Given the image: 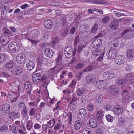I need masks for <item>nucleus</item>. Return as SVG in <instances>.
<instances>
[{"label": "nucleus", "mask_w": 134, "mask_h": 134, "mask_svg": "<svg viewBox=\"0 0 134 134\" xmlns=\"http://www.w3.org/2000/svg\"><path fill=\"white\" fill-rule=\"evenodd\" d=\"M95 59L96 60H94L93 63H91V66L86 68L83 71L84 72L90 71L91 70L92 68L96 69L98 67H100V62L102 61L103 59Z\"/></svg>", "instance_id": "obj_1"}, {"label": "nucleus", "mask_w": 134, "mask_h": 134, "mask_svg": "<svg viewBox=\"0 0 134 134\" xmlns=\"http://www.w3.org/2000/svg\"><path fill=\"white\" fill-rule=\"evenodd\" d=\"M65 56L67 58H70L73 56L72 58L75 55L76 52V50H74L70 46H68L64 50Z\"/></svg>", "instance_id": "obj_2"}, {"label": "nucleus", "mask_w": 134, "mask_h": 134, "mask_svg": "<svg viewBox=\"0 0 134 134\" xmlns=\"http://www.w3.org/2000/svg\"><path fill=\"white\" fill-rule=\"evenodd\" d=\"M8 48L10 51L13 53L18 51L20 49L19 44L15 42L10 43L8 45Z\"/></svg>", "instance_id": "obj_3"}, {"label": "nucleus", "mask_w": 134, "mask_h": 134, "mask_svg": "<svg viewBox=\"0 0 134 134\" xmlns=\"http://www.w3.org/2000/svg\"><path fill=\"white\" fill-rule=\"evenodd\" d=\"M87 114L86 109L84 108H82L79 110L77 115V117L79 119H82L86 116Z\"/></svg>", "instance_id": "obj_4"}, {"label": "nucleus", "mask_w": 134, "mask_h": 134, "mask_svg": "<svg viewBox=\"0 0 134 134\" xmlns=\"http://www.w3.org/2000/svg\"><path fill=\"white\" fill-rule=\"evenodd\" d=\"M102 41L100 39H95L92 42V47L93 48H98L102 44Z\"/></svg>", "instance_id": "obj_5"}, {"label": "nucleus", "mask_w": 134, "mask_h": 134, "mask_svg": "<svg viewBox=\"0 0 134 134\" xmlns=\"http://www.w3.org/2000/svg\"><path fill=\"white\" fill-rule=\"evenodd\" d=\"M0 41L2 45H5L9 42L10 38L8 36L4 35L1 37Z\"/></svg>", "instance_id": "obj_6"}, {"label": "nucleus", "mask_w": 134, "mask_h": 134, "mask_svg": "<svg viewBox=\"0 0 134 134\" xmlns=\"http://www.w3.org/2000/svg\"><path fill=\"white\" fill-rule=\"evenodd\" d=\"M24 87L26 93L30 96L31 93V92L32 90L31 85L29 82H26L24 84Z\"/></svg>", "instance_id": "obj_7"}, {"label": "nucleus", "mask_w": 134, "mask_h": 134, "mask_svg": "<svg viewBox=\"0 0 134 134\" xmlns=\"http://www.w3.org/2000/svg\"><path fill=\"white\" fill-rule=\"evenodd\" d=\"M113 111L115 114L119 115L123 113V109L122 107L119 105L115 106L114 108Z\"/></svg>", "instance_id": "obj_8"}, {"label": "nucleus", "mask_w": 134, "mask_h": 134, "mask_svg": "<svg viewBox=\"0 0 134 134\" xmlns=\"http://www.w3.org/2000/svg\"><path fill=\"white\" fill-rule=\"evenodd\" d=\"M89 125L92 128H96L97 126V122L96 120L93 118L89 119Z\"/></svg>", "instance_id": "obj_9"}, {"label": "nucleus", "mask_w": 134, "mask_h": 134, "mask_svg": "<svg viewBox=\"0 0 134 134\" xmlns=\"http://www.w3.org/2000/svg\"><path fill=\"white\" fill-rule=\"evenodd\" d=\"M23 71V69L20 66H17L12 70V72L14 74L20 75L22 74Z\"/></svg>", "instance_id": "obj_10"}, {"label": "nucleus", "mask_w": 134, "mask_h": 134, "mask_svg": "<svg viewBox=\"0 0 134 134\" xmlns=\"http://www.w3.org/2000/svg\"><path fill=\"white\" fill-rule=\"evenodd\" d=\"M89 61L88 59H85L82 63H79L75 65V68L76 69H80L81 68L84 67V66L87 64L89 63Z\"/></svg>", "instance_id": "obj_11"}, {"label": "nucleus", "mask_w": 134, "mask_h": 134, "mask_svg": "<svg viewBox=\"0 0 134 134\" xmlns=\"http://www.w3.org/2000/svg\"><path fill=\"white\" fill-rule=\"evenodd\" d=\"M20 114L18 110H16L15 111L10 113L9 115L12 119H16L20 117Z\"/></svg>", "instance_id": "obj_12"}, {"label": "nucleus", "mask_w": 134, "mask_h": 134, "mask_svg": "<svg viewBox=\"0 0 134 134\" xmlns=\"http://www.w3.org/2000/svg\"><path fill=\"white\" fill-rule=\"evenodd\" d=\"M109 93L111 95H114L117 94L119 93V91L117 88L111 86L109 88Z\"/></svg>", "instance_id": "obj_13"}, {"label": "nucleus", "mask_w": 134, "mask_h": 134, "mask_svg": "<svg viewBox=\"0 0 134 134\" xmlns=\"http://www.w3.org/2000/svg\"><path fill=\"white\" fill-rule=\"evenodd\" d=\"M52 22L50 19H47L44 21V26L46 29H51L52 27Z\"/></svg>", "instance_id": "obj_14"}, {"label": "nucleus", "mask_w": 134, "mask_h": 134, "mask_svg": "<svg viewBox=\"0 0 134 134\" xmlns=\"http://www.w3.org/2000/svg\"><path fill=\"white\" fill-rule=\"evenodd\" d=\"M2 111L4 113H9L10 111V106L8 104H4L2 106Z\"/></svg>", "instance_id": "obj_15"}, {"label": "nucleus", "mask_w": 134, "mask_h": 134, "mask_svg": "<svg viewBox=\"0 0 134 134\" xmlns=\"http://www.w3.org/2000/svg\"><path fill=\"white\" fill-rule=\"evenodd\" d=\"M114 76V74L112 73L104 72L103 75V79L106 80L112 79Z\"/></svg>", "instance_id": "obj_16"}, {"label": "nucleus", "mask_w": 134, "mask_h": 134, "mask_svg": "<svg viewBox=\"0 0 134 134\" xmlns=\"http://www.w3.org/2000/svg\"><path fill=\"white\" fill-rule=\"evenodd\" d=\"M106 55L108 59H113L116 55V51L114 50L108 51L106 53Z\"/></svg>", "instance_id": "obj_17"}, {"label": "nucleus", "mask_w": 134, "mask_h": 134, "mask_svg": "<svg viewBox=\"0 0 134 134\" xmlns=\"http://www.w3.org/2000/svg\"><path fill=\"white\" fill-rule=\"evenodd\" d=\"M61 60L62 59H57L56 60L55 67H56V71H58L57 73L61 71V66L62 65Z\"/></svg>", "instance_id": "obj_18"}, {"label": "nucleus", "mask_w": 134, "mask_h": 134, "mask_svg": "<svg viewBox=\"0 0 134 134\" xmlns=\"http://www.w3.org/2000/svg\"><path fill=\"white\" fill-rule=\"evenodd\" d=\"M44 54L46 56L48 57H51L53 55L54 52L50 48H47L45 49Z\"/></svg>", "instance_id": "obj_19"}, {"label": "nucleus", "mask_w": 134, "mask_h": 134, "mask_svg": "<svg viewBox=\"0 0 134 134\" xmlns=\"http://www.w3.org/2000/svg\"><path fill=\"white\" fill-rule=\"evenodd\" d=\"M95 76L94 75L89 74L86 78V82L88 83H92L95 82Z\"/></svg>", "instance_id": "obj_20"}, {"label": "nucleus", "mask_w": 134, "mask_h": 134, "mask_svg": "<svg viewBox=\"0 0 134 134\" xmlns=\"http://www.w3.org/2000/svg\"><path fill=\"white\" fill-rule=\"evenodd\" d=\"M63 115V117L64 118H66V116H68V122L70 124H71L72 121V113L71 112H69L68 114L66 112H64Z\"/></svg>", "instance_id": "obj_21"}, {"label": "nucleus", "mask_w": 134, "mask_h": 134, "mask_svg": "<svg viewBox=\"0 0 134 134\" xmlns=\"http://www.w3.org/2000/svg\"><path fill=\"white\" fill-rule=\"evenodd\" d=\"M39 32V31L38 29L33 30L30 33V36L31 37H36L38 36Z\"/></svg>", "instance_id": "obj_22"}, {"label": "nucleus", "mask_w": 134, "mask_h": 134, "mask_svg": "<svg viewBox=\"0 0 134 134\" xmlns=\"http://www.w3.org/2000/svg\"><path fill=\"white\" fill-rule=\"evenodd\" d=\"M34 74L36 75V76L38 79L41 80V82H43L47 78L46 76L44 74L42 76L40 73H36Z\"/></svg>", "instance_id": "obj_23"}, {"label": "nucleus", "mask_w": 134, "mask_h": 134, "mask_svg": "<svg viewBox=\"0 0 134 134\" xmlns=\"http://www.w3.org/2000/svg\"><path fill=\"white\" fill-rule=\"evenodd\" d=\"M35 64L32 61H30L26 64V67L27 70L30 71L32 70L35 67Z\"/></svg>", "instance_id": "obj_24"}, {"label": "nucleus", "mask_w": 134, "mask_h": 134, "mask_svg": "<svg viewBox=\"0 0 134 134\" xmlns=\"http://www.w3.org/2000/svg\"><path fill=\"white\" fill-rule=\"evenodd\" d=\"M87 43L84 41L81 42L79 44L78 48V52L80 53L83 49L84 48L86 47Z\"/></svg>", "instance_id": "obj_25"}, {"label": "nucleus", "mask_w": 134, "mask_h": 134, "mask_svg": "<svg viewBox=\"0 0 134 134\" xmlns=\"http://www.w3.org/2000/svg\"><path fill=\"white\" fill-rule=\"evenodd\" d=\"M125 80L127 81H130L132 80L134 77V73H128L125 76Z\"/></svg>", "instance_id": "obj_26"}, {"label": "nucleus", "mask_w": 134, "mask_h": 134, "mask_svg": "<svg viewBox=\"0 0 134 134\" xmlns=\"http://www.w3.org/2000/svg\"><path fill=\"white\" fill-rule=\"evenodd\" d=\"M104 115L103 112L102 110H98L97 111L96 116L97 119L101 120L103 118Z\"/></svg>", "instance_id": "obj_27"}, {"label": "nucleus", "mask_w": 134, "mask_h": 134, "mask_svg": "<svg viewBox=\"0 0 134 134\" xmlns=\"http://www.w3.org/2000/svg\"><path fill=\"white\" fill-rule=\"evenodd\" d=\"M34 122L31 120H28L27 123L26 127L28 131H31L32 129L33 125Z\"/></svg>", "instance_id": "obj_28"}, {"label": "nucleus", "mask_w": 134, "mask_h": 134, "mask_svg": "<svg viewBox=\"0 0 134 134\" xmlns=\"http://www.w3.org/2000/svg\"><path fill=\"white\" fill-rule=\"evenodd\" d=\"M104 98V97H103L102 95L99 94H97L96 96L95 100L97 103H101L103 101Z\"/></svg>", "instance_id": "obj_29"}, {"label": "nucleus", "mask_w": 134, "mask_h": 134, "mask_svg": "<svg viewBox=\"0 0 134 134\" xmlns=\"http://www.w3.org/2000/svg\"><path fill=\"white\" fill-rule=\"evenodd\" d=\"M12 91L14 93H20L21 92L20 89L18 85H12Z\"/></svg>", "instance_id": "obj_30"}, {"label": "nucleus", "mask_w": 134, "mask_h": 134, "mask_svg": "<svg viewBox=\"0 0 134 134\" xmlns=\"http://www.w3.org/2000/svg\"><path fill=\"white\" fill-rule=\"evenodd\" d=\"M40 101L39 98H38L35 101L30 102L28 103V105L30 106L37 107L38 104Z\"/></svg>", "instance_id": "obj_31"}, {"label": "nucleus", "mask_w": 134, "mask_h": 134, "mask_svg": "<svg viewBox=\"0 0 134 134\" xmlns=\"http://www.w3.org/2000/svg\"><path fill=\"white\" fill-rule=\"evenodd\" d=\"M126 55L128 58H132L134 56V51L132 49H129L127 52Z\"/></svg>", "instance_id": "obj_32"}, {"label": "nucleus", "mask_w": 134, "mask_h": 134, "mask_svg": "<svg viewBox=\"0 0 134 134\" xmlns=\"http://www.w3.org/2000/svg\"><path fill=\"white\" fill-rule=\"evenodd\" d=\"M82 125V121L80 120H78L75 122L74 124L76 130H78L81 127Z\"/></svg>", "instance_id": "obj_33"}, {"label": "nucleus", "mask_w": 134, "mask_h": 134, "mask_svg": "<svg viewBox=\"0 0 134 134\" xmlns=\"http://www.w3.org/2000/svg\"><path fill=\"white\" fill-rule=\"evenodd\" d=\"M81 100L83 103H87L88 102L89 100V96L85 94L82 96Z\"/></svg>", "instance_id": "obj_34"}, {"label": "nucleus", "mask_w": 134, "mask_h": 134, "mask_svg": "<svg viewBox=\"0 0 134 134\" xmlns=\"http://www.w3.org/2000/svg\"><path fill=\"white\" fill-rule=\"evenodd\" d=\"M14 64L15 63L12 60H10L7 62L6 63L5 65L7 68L10 69L12 68L14 66Z\"/></svg>", "instance_id": "obj_35"}, {"label": "nucleus", "mask_w": 134, "mask_h": 134, "mask_svg": "<svg viewBox=\"0 0 134 134\" xmlns=\"http://www.w3.org/2000/svg\"><path fill=\"white\" fill-rule=\"evenodd\" d=\"M9 127L11 131L13 132L14 133H17L18 130L16 125L14 124L13 125H10L9 126Z\"/></svg>", "instance_id": "obj_36"}, {"label": "nucleus", "mask_w": 134, "mask_h": 134, "mask_svg": "<svg viewBox=\"0 0 134 134\" xmlns=\"http://www.w3.org/2000/svg\"><path fill=\"white\" fill-rule=\"evenodd\" d=\"M55 122V120L54 119L51 120L47 122L48 127L50 128H52L54 125Z\"/></svg>", "instance_id": "obj_37"}, {"label": "nucleus", "mask_w": 134, "mask_h": 134, "mask_svg": "<svg viewBox=\"0 0 134 134\" xmlns=\"http://www.w3.org/2000/svg\"><path fill=\"white\" fill-rule=\"evenodd\" d=\"M87 28L86 25H83L80 26V30L82 33L87 32Z\"/></svg>", "instance_id": "obj_38"}, {"label": "nucleus", "mask_w": 134, "mask_h": 134, "mask_svg": "<svg viewBox=\"0 0 134 134\" xmlns=\"http://www.w3.org/2000/svg\"><path fill=\"white\" fill-rule=\"evenodd\" d=\"M127 118L126 117H122L119 118V122L121 123V125L124 124L127 121Z\"/></svg>", "instance_id": "obj_39"}, {"label": "nucleus", "mask_w": 134, "mask_h": 134, "mask_svg": "<svg viewBox=\"0 0 134 134\" xmlns=\"http://www.w3.org/2000/svg\"><path fill=\"white\" fill-rule=\"evenodd\" d=\"M118 82L120 85L121 86V87H124L125 85V81L124 79H119L118 80Z\"/></svg>", "instance_id": "obj_40"}, {"label": "nucleus", "mask_w": 134, "mask_h": 134, "mask_svg": "<svg viewBox=\"0 0 134 134\" xmlns=\"http://www.w3.org/2000/svg\"><path fill=\"white\" fill-rule=\"evenodd\" d=\"M77 94L78 96H81L84 95L85 94V91L82 88H81L77 90Z\"/></svg>", "instance_id": "obj_41"}, {"label": "nucleus", "mask_w": 134, "mask_h": 134, "mask_svg": "<svg viewBox=\"0 0 134 134\" xmlns=\"http://www.w3.org/2000/svg\"><path fill=\"white\" fill-rule=\"evenodd\" d=\"M36 75L34 74L32 76V80L35 83H40L41 82V80L38 79L36 76Z\"/></svg>", "instance_id": "obj_42"}, {"label": "nucleus", "mask_w": 134, "mask_h": 134, "mask_svg": "<svg viewBox=\"0 0 134 134\" xmlns=\"http://www.w3.org/2000/svg\"><path fill=\"white\" fill-rule=\"evenodd\" d=\"M101 51L100 50H99L97 48L95 50H94L92 52V54L94 56H97L99 55L101 53Z\"/></svg>", "instance_id": "obj_43"}, {"label": "nucleus", "mask_w": 134, "mask_h": 134, "mask_svg": "<svg viewBox=\"0 0 134 134\" xmlns=\"http://www.w3.org/2000/svg\"><path fill=\"white\" fill-rule=\"evenodd\" d=\"M100 85L99 87H100L101 88H103L105 87L107 85V83L105 81H101L100 80H98Z\"/></svg>", "instance_id": "obj_44"}, {"label": "nucleus", "mask_w": 134, "mask_h": 134, "mask_svg": "<svg viewBox=\"0 0 134 134\" xmlns=\"http://www.w3.org/2000/svg\"><path fill=\"white\" fill-rule=\"evenodd\" d=\"M87 109L88 111H92L94 109V105L92 104H89L87 105Z\"/></svg>", "instance_id": "obj_45"}, {"label": "nucleus", "mask_w": 134, "mask_h": 134, "mask_svg": "<svg viewBox=\"0 0 134 134\" xmlns=\"http://www.w3.org/2000/svg\"><path fill=\"white\" fill-rule=\"evenodd\" d=\"M36 113V110L34 108H32L30 109L29 115L30 116L32 117Z\"/></svg>", "instance_id": "obj_46"}, {"label": "nucleus", "mask_w": 134, "mask_h": 134, "mask_svg": "<svg viewBox=\"0 0 134 134\" xmlns=\"http://www.w3.org/2000/svg\"><path fill=\"white\" fill-rule=\"evenodd\" d=\"M119 43V41L117 40H114L112 42L111 45V47L112 48L113 47H116L118 46Z\"/></svg>", "instance_id": "obj_47"}, {"label": "nucleus", "mask_w": 134, "mask_h": 134, "mask_svg": "<svg viewBox=\"0 0 134 134\" xmlns=\"http://www.w3.org/2000/svg\"><path fill=\"white\" fill-rule=\"evenodd\" d=\"M115 62L116 64L120 65L124 63L125 61L124 59H115Z\"/></svg>", "instance_id": "obj_48"}, {"label": "nucleus", "mask_w": 134, "mask_h": 134, "mask_svg": "<svg viewBox=\"0 0 134 134\" xmlns=\"http://www.w3.org/2000/svg\"><path fill=\"white\" fill-rule=\"evenodd\" d=\"M25 103L24 101H21L19 103L18 105V107L19 109H21L23 108L24 107H26L25 106Z\"/></svg>", "instance_id": "obj_49"}, {"label": "nucleus", "mask_w": 134, "mask_h": 134, "mask_svg": "<svg viewBox=\"0 0 134 134\" xmlns=\"http://www.w3.org/2000/svg\"><path fill=\"white\" fill-rule=\"evenodd\" d=\"M7 6L5 5V4H2L1 6V12L2 13L7 12L6 10Z\"/></svg>", "instance_id": "obj_50"}, {"label": "nucleus", "mask_w": 134, "mask_h": 134, "mask_svg": "<svg viewBox=\"0 0 134 134\" xmlns=\"http://www.w3.org/2000/svg\"><path fill=\"white\" fill-rule=\"evenodd\" d=\"M133 69L132 65L130 64H127L126 65L125 70L129 72L131 71Z\"/></svg>", "instance_id": "obj_51"}, {"label": "nucleus", "mask_w": 134, "mask_h": 134, "mask_svg": "<svg viewBox=\"0 0 134 134\" xmlns=\"http://www.w3.org/2000/svg\"><path fill=\"white\" fill-rule=\"evenodd\" d=\"M0 76L1 77H5L7 78H9L10 77V76L9 74L8 73L6 72L2 73L1 74Z\"/></svg>", "instance_id": "obj_52"}, {"label": "nucleus", "mask_w": 134, "mask_h": 134, "mask_svg": "<svg viewBox=\"0 0 134 134\" xmlns=\"http://www.w3.org/2000/svg\"><path fill=\"white\" fill-rule=\"evenodd\" d=\"M106 119L107 120L108 122H109L112 121L113 120V117L109 114H108L106 115Z\"/></svg>", "instance_id": "obj_53"}, {"label": "nucleus", "mask_w": 134, "mask_h": 134, "mask_svg": "<svg viewBox=\"0 0 134 134\" xmlns=\"http://www.w3.org/2000/svg\"><path fill=\"white\" fill-rule=\"evenodd\" d=\"M98 28V26L97 24H95L94 26L92 27L91 32L92 33H94L97 31Z\"/></svg>", "instance_id": "obj_54"}, {"label": "nucleus", "mask_w": 134, "mask_h": 134, "mask_svg": "<svg viewBox=\"0 0 134 134\" xmlns=\"http://www.w3.org/2000/svg\"><path fill=\"white\" fill-rule=\"evenodd\" d=\"M80 41V38L79 36H78L75 37L74 41V47L76 46L77 44Z\"/></svg>", "instance_id": "obj_55"}, {"label": "nucleus", "mask_w": 134, "mask_h": 134, "mask_svg": "<svg viewBox=\"0 0 134 134\" xmlns=\"http://www.w3.org/2000/svg\"><path fill=\"white\" fill-rule=\"evenodd\" d=\"M8 129V128L5 125H3L0 128V131L6 132Z\"/></svg>", "instance_id": "obj_56"}, {"label": "nucleus", "mask_w": 134, "mask_h": 134, "mask_svg": "<svg viewBox=\"0 0 134 134\" xmlns=\"http://www.w3.org/2000/svg\"><path fill=\"white\" fill-rule=\"evenodd\" d=\"M110 17L108 16L104 17L102 19V22L104 23H106L108 22L109 20Z\"/></svg>", "instance_id": "obj_57"}, {"label": "nucleus", "mask_w": 134, "mask_h": 134, "mask_svg": "<svg viewBox=\"0 0 134 134\" xmlns=\"http://www.w3.org/2000/svg\"><path fill=\"white\" fill-rule=\"evenodd\" d=\"M23 109L21 111V113L23 114V115L25 117L27 114V111L26 107H24L23 108Z\"/></svg>", "instance_id": "obj_58"}, {"label": "nucleus", "mask_w": 134, "mask_h": 134, "mask_svg": "<svg viewBox=\"0 0 134 134\" xmlns=\"http://www.w3.org/2000/svg\"><path fill=\"white\" fill-rule=\"evenodd\" d=\"M62 124L60 123L57 124L54 127V129L55 130H57L59 129H60Z\"/></svg>", "instance_id": "obj_59"}, {"label": "nucleus", "mask_w": 134, "mask_h": 134, "mask_svg": "<svg viewBox=\"0 0 134 134\" xmlns=\"http://www.w3.org/2000/svg\"><path fill=\"white\" fill-rule=\"evenodd\" d=\"M0 59H9L8 55L3 53L0 54Z\"/></svg>", "instance_id": "obj_60"}, {"label": "nucleus", "mask_w": 134, "mask_h": 134, "mask_svg": "<svg viewBox=\"0 0 134 134\" xmlns=\"http://www.w3.org/2000/svg\"><path fill=\"white\" fill-rule=\"evenodd\" d=\"M99 84V83L98 80L95 81L93 82V84L96 88L100 89V87H99L100 85Z\"/></svg>", "instance_id": "obj_61"}, {"label": "nucleus", "mask_w": 134, "mask_h": 134, "mask_svg": "<svg viewBox=\"0 0 134 134\" xmlns=\"http://www.w3.org/2000/svg\"><path fill=\"white\" fill-rule=\"evenodd\" d=\"M17 62L19 64H24L25 63V59H16Z\"/></svg>", "instance_id": "obj_62"}, {"label": "nucleus", "mask_w": 134, "mask_h": 134, "mask_svg": "<svg viewBox=\"0 0 134 134\" xmlns=\"http://www.w3.org/2000/svg\"><path fill=\"white\" fill-rule=\"evenodd\" d=\"M26 57L25 54H19L18 55L16 58L18 59H25Z\"/></svg>", "instance_id": "obj_63"}, {"label": "nucleus", "mask_w": 134, "mask_h": 134, "mask_svg": "<svg viewBox=\"0 0 134 134\" xmlns=\"http://www.w3.org/2000/svg\"><path fill=\"white\" fill-rule=\"evenodd\" d=\"M34 127L36 129H39L41 127V125L38 123H36L34 125Z\"/></svg>", "instance_id": "obj_64"}]
</instances>
